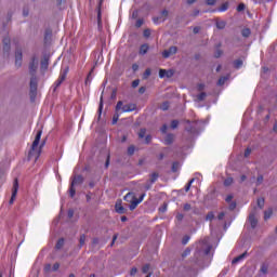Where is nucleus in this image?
<instances>
[{
	"instance_id": "nucleus-13",
	"label": "nucleus",
	"mask_w": 277,
	"mask_h": 277,
	"mask_svg": "<svg viewBox=\"0 0 277 277\" xmlns=\"http://www.w3.org/2000/svg\"><path fill=\"white\" fill-rule=\"evenodd\" d=\"M246 256H248V252H245L238 256H236L233 261L232 264L233 265H237V263H239L240 261H243V259H246Z\"/></svg>"
},
{
	"instance_id": "nucleus-59",
	"label": "nucleus",
	"mask_w": 277,
	"mask_h": 277,
	"mask_svg": "<svg viewBox=\"0 0 277 277\" xmlns=\"http://www.w3.org/2000/svg\"><path fill=\"white\" fill-rule=\"evenodd\" d=\"M225 202H227V203L233 202V195H228V196L225 198Z\"/></svg>"
},
{
	"instance_id": "nucleus-23",
	"label": "nucleus",
	"mask_w": 277,
	"mask_h": 277,
	"mask_svg": "<svg viewBox=\"0 0 277 277\" xmlns=\"http://www.w3.org/2000/svg\"><path fill=\"white\" fill-rule=\"evenodd\" d=\"M205 98H207V93L201 92L196 96V101H198V103H201V101H205Z\"/></svg>"
},
{
	"instance_id": "nucleus-11",
	"label": "nucleus",
	"mask_w": 277,
	"mask_h": 277,
	"mask_svg": "<svg viewBox=\"0 0 277 277\" xmlns=\"http://www.w3.org/2000/svg\"><path fill=\"white\" fill-rule=\"evenodd\" d=\"M66 81V71H64L54 83V90H57Z\"/></svg>"
},
{
	"instance_id": "nucleus-22",
	"label": "nucleus",
	"mask_w": 277,
	"mask_h": 277,
	"mask_svg": "<svg viewBox=\"0 0 277 277\" xmlns=\"http://www.w3.org/2000/svg\"><path fill=\"white\" fill-rule=\"evenodd\" d=\"M103 5V0H100L98 6H97V23L101 25V6Z\"/></svg>"
},
{
	"instance_id": "nucleus-61",
	"label": "nucleus",
	"mask_w": 277,
	"mask_h": 277,
	"mask_svg": "<svg viewBox=\"0 0 277 277\" xmlns=\"http://www.w3.org/2000/svg\"><path fill=\"white\" fill-rule=\"evenodd\" d=\"M192 210V205L185 203L184 205V211H190Z\"/></svg>"
},
{
	"instance_id": "nucleus-43",
	"label": "nucleus",
	"mask_w": 277,
	"mask_h": 277,
	"mask_svg": "<svg viewBox=\"0 0 277 277\" xmlns=\"http://www.w3.org/2000/svg\"><path fill=\"white\" fill-rule=\"evenodd\" d=\"M235 209H237V202L230 201L229 202V211H235Z\"/></svg>"
},
{
	"instance_id": "nucleus-26",
	"label": "nucleus",
	"mask_w": 277,
	"mask_h": 277,
	"mask_svg": "<svg viewBox=\"0 0 277 277\" xmlns=\"http://www.w3.org/2000/svg\"><path fill=\"white\" fill-rule=\"evenodd\" d=\"M55 248H56V250H62V248H64V238L58 239Z\"/></svg>"
},
{
	"instance_id": "nucleus-35",
	"label": "nucleus",
	"mask_w": 277,
	"mask_h": 277,
	"mask_svg": "<svg viewBox=\"0 0 277 277\" xmlns=\"http://www.w3.org/2000/svg\"><path fill=\"white\" fill-rule=\"evenodd\" d=\"M215 217V214L213 212H209L207 215H206V220L208 222H212V220Z\"/></svg>"
},
{
	"instance_id": "nucleus-44",
	"label": "nucleus",
	"mask_w": 277,
	"mask_h": 277,
	"mask_svg": "<svg viewBox=\"0 0 277 277\" xmlns=\"http://www.w3.org/2000/svg\"><path fill=\"white\" fill-rule=\"evenodd\" d=\"M119 118H120V115L118 114V111H116V114L113 117V124H116Z\"/></svg>"
},
{
	"instance_id": "nucleus-15",
	"label": "nucleus",
	"mask_w": 277,
	"mask_h": 277,
	"mask_svg": "<svg viewBox=\"0 0 277 277\" xmlns=\"http://www.w3.org/2000/svg\"><path fill=\"white\" fill-rule=\"evenodd\" d=\"M173 142H174V134H167L164 138V144L167 146H170V144H172Z\"/></svg>"
},
{
	"instance_id": "nucleus-5",
	"label": "nucleus",
	"mask_w": 277,
	"mask_h": 277,
	"mask_svg": "<svg viewBox=\"0 0 277 277\" xmlns=\"http://www.w3.org/2000/svg\"><path fill=\"white\" fill-rule=\"evenodd\" d=\"M120 109H121L122 114H126L128 111H135L136 106H135V104H126V105H123L122 101H119L116 105V111H120Z\"/></svg>"
},
{
	"instance_id": "nucleus-7",
	"label": "nucleus",
	"mask_w": 277,
	"mask_h": 277,
	"mask_svg": "<svg viewBox=\"0 0 277 277\" xmlns=\"http://www.w3.org/2000/svg\"><path fill=\"white\" fill-rule=\"evenodd\" d=\"M15 66H17V68L23 66V50L21 49L15 50Z\"/></svg>"
},
{
	"instance_id": "nucleus-64",
	"label": "nucleus",
	"mask_w": 277,
	"mask_h": 277,
	"mask_svg": "<svg viewBox=\"0 0 277 277\" xmlns=\"http://www.w3.org/2000/svg\"><path fill=\"white\" fill-rule=\"evenodd\" d=\"M135 274H137V268H136V267H133V268L130 271V275L135 276Z\"/></svg>"
},
{
	"instance_id": "nucleus-9",
	"label": "nucleus",
	"mask_w": 277,
	"mask_h": 277,
	"mask_svg": "<svg viewBox=\"0 0 277 277\" xmlns=\"http://www.w3.org/2000/svg\"><path fill=\"white\" fill-rule=\"evenodd\" d=\"M16 194H18V179H15L13 182V189H12V196L10 199V205L14 203V200L16 199Z\"/></svg>"
},
{
	"instance_id": "nucleus-39",
	"label": "nucleus",
	"mask_w": 277,
	"mask_h": 277,
	"mask_svg": "<svg viewBox=\"0 0 277 277\" xmlns=\"http://www.w3.org/2000/svg\"><path fill=\"white\" fill-rule=\"evenodd\" d=\"M151 75L150 68H147L145 72L143 74V79H148V77Z\"/></svg>"
},
{
	"instance_id": "nucleus-34",
	"label": "nucleus",
	"mask_w": 277,
	"mask_h": 277,
	"mask_svg": "<svg viewBox=\"0 0 277 277\" xmlns=\"http://www.w3.org/2000/svg\"><path fill=\"white\" fill-rule=\"evenodd\" d=\"M216 27L217 29H224V27H226V22L224 21L216 22Z\"/></svg>"
},
{
	"instance_id": "nucleus-58",
	"label": "nucleus",
	"mask_w": 277,
	"mask_h": 277,
	"mask_svg": "<svg viewBox=\"0 0 277 277\" xmlns=\"http://www.w3.org/2000/svg\"><path fill=\"white\" fill-rule=\"evenodd\" d=\"M43 269L47 274H49V272H51V264H45Z\"/></svg>"
},
{
	"instance_id": "nucleus-32",
	"label": "nucleus",
	"mask_w": 277,
	"mask_h": 277,
	"mask_svg": "<svg viewBox=\"0 0 277 277\" xmlns=\"http://www.w3.org/2000/svg\"><path fill=\"white\" fill-rule=\"evenodd\" d=\"M224 185L225 187H230V185H233V177L225 179Z\"/></svg>"
},
{
	"instance_id": "nucleus-40",
	"label": "nucleus",
	"mask_w": 277,
	"mask_h": 277,
	"mask_svg": "<svg viewBox=\"0 0 277 277\" xmlns=\"http://www.w3.org/2000/svg\"><path fill=\"white\" fill-rule=\"evenodd\" d=\"M134 154H135V146L132 145V146L128 147V155L132 156Z\"/></svg>"
},
{
	"instance_id": "nucleus-3",
	"label": "nucleus",
	"mask_w": 277,
	"mask_h": 277,
	"mask_svg": "<svg viewBox=\"0 0 277 277\" xmlns=\"http://www.w3.org/2000/svg\"><path fill=\"white\" fill-rule=\"evenodd\" d=\"M83 175H74L71 177V183H70V187H69V196L70 198H75V194H77V189H75V187H77V185H83Z\"/></svg>"
},
{
	"instance_id": "nucleus-4",
	"label": "nucleus",
	"mask_w": 277,
	"mask_h": 277,
	"mask_svg": "<svg viewBox=\"0 0 277 277\" xmlns=\"http://www.w3.org/2000/svg\"><path fill=\"white\" fill-rule=\"evenodd\" d=\"M29 88L30 101L31 103H34V101H36V97L38 96V76L30 77Z\"/></svg>"
},
{
	"instance_id": "nucleus-8",
	"label": "nucleus",
	"mask_w": 277,
	"mask_h": 277,
	"mask_svg": "<svg viewBox=\"0 0 277 277\" xmlns=\"http://www.w3.org/2000/svg\"><path fill=\"white\" fill-rule=\"evenodd\" d=\"M176 51H179V48L172 45L168 50H164L162 52V57H164V60H168V57H170L171 55H176Z\"/></svg>"
},
{
	"instance_id": "nucleus-28",
	"label": "nucleus",
	"mask_w": 277,
	"mask_h": 277,
	"mask_svg": "<svg viewBox=\"0 0 277 277\" xmlns=\"http://www.w3.org/2000/svg\"><path fill=\"white\" fill-rule=\"evenodd\" d=\"M241 34L243 38H250V34H251L250 28L242 29Z\"/></svg>"
},
{
	"instance_id": "nucleus-42",
	"label": "nucleus",
	"mask_w": 277,
	"mask_h": 277,
	"mask_svg": "<svg viewBox=\"0 0 277 277\" xmlns=\"http://www.w3.org/2000/svg\"><path fill=\"white\" fill-rule=\"evenodd\" d=\"M196 181V179H192L188 183H187V185H186V187H185V192H189V189L192 188V183H194Z\"/></svg>"
},
{
	"instance_id": "nucleus-24",
	"label": "nucleus",
	"mask_w": 277,
	"mask_h": 277,
	"mask_svg": "<svg viewBox=\"0 0 277 277\" xmlns=\"http://www.w3.org/2000/svg\"><path fill=\"white\" fill-rule=\"evenodd\" d=\"M258 207L259 209H263L265 207V199L263 197L258 198Z\"/></svg>"
},
{
	"instance_id": "nucleus-36",
	"label": "nucleus",
	"mask_w": 277,
	"mask_h": 277,
	"mask_svg": "<svg viewBox=\"0 0 277 277\" xmlns=\"http://www.w3.org/2000/svg\"><path fill=\"white\" fill-rule=\"evenodd\" d=\"M179 168H181V164H179V162H173L172 172H179Z\"/></svg>"
},
{
	"instance_id": "nucleus-21",
	"label": "nucleus",
	"mask_w": 277,
	"mask_h": 277,
	"mask_svg": "<svg viewBox=\"0 0 277 277\" xmlns=\"http://www.w3.org/2000/svg\"><path fill=\"white\" fill-rule=\"evenodd\" d=\"M273 213H274V211L272 210V208H269L268 210H266V211L264 212V220H265V221L269 220V217H272Z\"/></svg>"
},
{
	"instance_id": "nucleus-56",
	"label": "nucleus",
	"mask_w": 277,
	"mask_h": 277,
	"mask_svg": "<svg viewBox=\"0 0 277 277\" xmlns=\"http://www.w3.org/2000/svg\"><path fill=\"white\" fill-rule=\"evenodd\" d=\"M74 215H75V210L72 209L68 210L67 216L69 217V220L72 219Z\"/></svg>"
},
{
	"instance_id": "nucleus-63",
	"label": "nucleus",
	"mask_w": 277,
	"mask_h": 277,
	"mask_svg": "<svg viewBox=\"0 0 277 277\" xmlns=\"http://www.w3.org/2000/svg\"><path fill=\"white\" fill-rule=\"evenodd\" d=\"M57 269H60V263H55L52 267L53 272H57Z\"/></svg>"
},
{
	"instance_id": "nucleus-53",
	"label": "nucleus",
	"mask_w": 277,
	"mask_h": 277,
	"mask_svg": "<svg viewBox=\"0 0 277 277\" xmlns=\"http://www.w3.org/2000/svg\"><path fill=\"white\" fill-rule=\"evenodd\" d=\"M143 36L144 38H150V29H145Z\"/></svg>"
},
{
	"instance_id": "nucleus-31",
	"label": "nucleus",
	"mask_w": 277,
	"mask_h": 277,
	"mask_svg": "<svg viewBox=\"0 0 277 277\" xmlns=\"http://www.w3.org/2000/svg\"><path fill=\"white\" fill-rule=\"evenodd\" d=\"M189 254H192V249L190 248H186L184 250V252L182 253V259H185L186 256H189Z\"/></svg>"
},
{
	"instance_id": "nucleus-16",
	"label": "nucleus",
	"mask_w": 277,
	"mask_h": 277,
	"mask_svg": "<svg viewBox=\"0 0 277 277\" xmlns=\"http://www.w3.org/2000/svg\"><path fill=\"white\" fill-rule=\"evenodd\" d=\"M157 179H159V173L154 172L149 175V183L153 185V183H157Z\"/></svg>"
},
{
	"instance_id": "nucleus-12",
	"label": "nucleus",
	"mask_w": 277,
	"mask_h": 277,
	"mask_svg": "<svg viewBox=\"0 0 277 277\" xmlns=\"http://www.w3.org/2000/svg\"><path fill=\"white\" fill-rule=\"evenodd\" d=\"M115 209L121 215L127 213V210L124 209V207H122V201H117L116 205H115Z\"/></svg>"
},
{
	"instance_id": "nucleus-30",
	"label": "nucleus",
	"mask_w": 277,
	"mask_h": 277,
	"mask_svg": "<svg viewBox=\"0 0 277 277\" xmlns=\"http://www.w3.org/2000/svg\"><path fill=\"white\" fill-rule=\"evenodd\" d=\"M228 81V77H221L217 81V85H224Z\"/></svg>"
},
{
	"instance_id": "nucleus-49",
	"label": "nucleus",
	"mask_w": 277,
	"mask_h": 277,
	"mask_svg": "<svg viewBox=\"0 0 277 277\" xmlns=\"http://www.w3.org/2000/svg\"><path fill=\"white\" fill-rule=\"evenodd\" d=\"M222 53H224L222 50L217 49L215 52H214V57L219 58V57H222Z\"/></svg>"
},
{
	"instance_id": "nucleus-33",
	"label": "nucleus",
	"mask_w": 277,
	"mask_h": 277,
	"mask_svg": "<svg viewBox=\"0 0 277 277\" xmlns=\"http://www.w3.org/2000/svg\"><path fill=\"white\" fill-rule=\"evenodd\" d=\"M12 41L9 36L4 37L2 40L3 45H11Z\"/></svg>"
},
{
	"instance_id": "nucleus-19",
	"label": "nucleus",
	"mask_w": 277,
	"mask_h": 277,
	"mask_svg": "<svg viewBox=\"0 0 277 277\" xmlns=\"http://www.w3.org/2000/svg\"><path fill=\"white\" fill-rule=\"evenodd\" d=\"M11 49H12V45H3V55H4V57H10Z\"/></svg>"
},
{
	"instance_id": "nucleus-55",
	"label": "nucleus",
	"mask_w": 277,
	"mask_h": 277,
	"mask_svg": "<svg viewBox=\"0 0 277 277\" xmlns=\"http://www.w3.org/2000/svg\"><path fill=\"white\" fill-rule=\"evenodd\" d=\"M207 5H215L217 3V0H206Z\"/></svg>"
},
{
	"instance_id": "nucleus-48",
	"label": "nucleus",
	"mask_w": 277,
	"mask_h": 277,
	"mask_svg": "<svg viewBox=\"0 0 277 277\" xmlns=\"http://www.w3.org/2000/svg\"><path fill=\"white\" fill-rule=\"evenodd\" d=\"M23 16H29V6L23 8Z\"/></svg>"
},
{
	"instance_id": "nucleus-51",
	"label": "nucleus",
	"mask_w": 277,
	"mask_h": 277,
	"mask_svg": "<svg viewBox=\"0 0 277 277\" xmlns=\"http://www.w3.org/2000/svg\"><path fill=\"white\" fill-rule=\"evenodd\" d=\"M199 14H200V10L195 9V10L193 11V13L190 14V16H193L194 18H196V16H198Z\"/></svg>"
},
{
	"instance_id": "nucleus-41",
	"label": "nucleus",
	"mask_w": 277,
	"mask_h": 277,
	"mask_svg": "<svg viewBox=\"0 0 277 277\" xmlns=\"http://www.w3.org/2000/svg\"><path fill=\"white\" fill-rule=\"evenodd\" d=\"M166 75H168V70H166V69H160L159 70V78L160 79H163V77H166Z\"/></svg>"
},
{
	"instance_id": "nucleus-27",
	"label": "nucleus",
	"mask_w": 277,
	"mask_h": 277,
	"mask_svg": "<svg viewBox=\"0 0 277 277\" xmlns=\"http://www.w3.org/2000/svg\"><path fill=\"white\" fill-rule=\"evenodd\" d=\"M160 109H162V111H168L170 109V103L164 102L161 104Z\"/></svg>"
},
{
	"instance_id": "nucleus-14",
	"label": "nucleus",
	"mask_w": 277,
	"mask_h": 277,
	"mask_svg": "<svg viewBox=\"0 0 277 277\" xmlns=\"http://www.w3.org/2000/svg\"><path fill=\"white\" fill-rule=\"evenodd\" d=\"M137 205H140V201L137 200V197L132 199V201H130V211H135V209H137Z\"/></svg>"
},
{
	"instance_id": "nucleus-50",
	"label": "nucleus",
	"mask_w": 277,
	"mask_h": 277,
	"mask_svg": "<svg viewBox=\"0 0 277 277\" xmlns=\"http://www.w3.org/2000/svg\"><path fill=\"white\" fill-rule=\"evenodd\" d=\"M182 243L183 246H187V243H189V236H184L182 239Z\"/></svg>"
},
{
	"instance_id": "nucleus-60",
	"label": "nucleus",
	"mask_w": 277,
	"mask_h": 277,
	"mask_svg": "<svg viewBox=\"0 0 277 277\" xmlns=\"http://www.w3.org/2000/svg\"><path fill=\"white\" fill-rule=\"evenodd\" d=\"M140 85V79H136L132 82V88H137Z\"/></svg>"
},
{
	"instance_id": "nucleus-6",
	"label": "nucleus",
	"mask_w": 277,
	"mask_h": 277,
	"mask_svg": "<svg viewBox=\"0 0 277 277\" xmlns=\"http://www.w3.org/2000/svg\"><path fill=\"white\" fill-rule=\"evenodd\" d=\"M249 222L252 228H256V225L259 224V220L256 219V208H253V210L250 212Z\"/></svg>"
},
{
	"instance_id": "nucleus-1",
	"label": "nucleus",
	"mask_w": 277,
	"mask_h": 277,
	"mask_svg": "<svg viewBox=\"0 0 277 277\" xmlns=\"http://www.w3.org/2000/svg\"><path fill=\"white\" fill-rule=\"evenodd\" d=\"M41 137H42V130H39L36 134L35 141L32 142L30 151L28 153L29 159H31V157H35L36 159L40 157L42 153V148H44V144H47V140H43L40 144Z\"/></svg>"
},
{
	"instance_id": "nucleus-29",
	"label": "nucleus",
	"mask_w": 277,
	"mask_h": 277,
	"mask_svg": "<svg viewBox=\"0 0 277 277\" xmlns=\"http://www.w3.org/2000/svg\"><path fill=\"white\" fill-rule=\"evenodd\" d=\"M228 10V2H224L220 8L219 12H226Z\"/></svg>"
},
{
	"instance_id": "nucleus-10",
	"label": "nucleus",
	"mask_w": 277,
	"mask_h": 277,
	"mask_svg": "<svg viewBox=\"0 0 277 277\" xmlns=\"http://www.w3.org/2000/svg\"><path fill=\"white\" fill-rule=\"evenodd\" d=\"M37 70H38V60L32 58L31 62H30V64H29V74H30V77L36 76Z\"/></svg>"
},
{
	"instance_id": "nucleus-45",
	"label": "nucleus",
	"mask_w": 277,
	"mask_h": 277,
	"mask_svg": "<svg viewBox=\"0 0 277 277\" xmlns=\"http://www.w3.org/2000/svg\"><path fill=\"white\" fill-rule=\"evenodd\" d=\"M149 269H150V265L146 264L143 266L142 272H143V274H148Z\"/></svg>"
},
{
	"instance_id": "nucleus-54",
	"label": "nucleus",
	"mask_w": 277,
	"mask_h": 277,
	"mask_svg": "<svg viewBox=\"0 0 277 277\" xmlns=\"http://www.w3.org/2000/svg\"><path fill=\"white\" fill-rule=\"evenodd\" d=\"M142 25H144V19H137L135 23V27L140 28L142 27Z\"/></svg>"
},
{
	"instance_id": "nucleus-47",
	"label": "nucleus",
	"mask_w": 277,
	"mask_h": 277,
	"mask_svg": "<svg viewBox=\"0 0 277 277\" xmlns=\"http://www.w3.org/2000/svg\"><path fill=\"white\" fill-rule=\"evenodd\" d=\"M243 10H246V4L245 3L238 4L237 12H243Z\"/></svg>"
},
{
	"instance_id": "nucleus-25",
	"label": "nucleus",
	"mask_w": 277,
	"mask_h": 277,
	"mask_svg": "<svg viewBox=\"0 0 277 277\" xmlns=\"http://www.w3.org/2000/svg\"><path fill=\"white\" fill-rule=\"evenodd\" d=\"M241 66H243V61L242 60H236L234 62V68L239 69V68H241Z\"/></svg>"
},
{
	"instance_id": "nucleus-52",
	"label": "nucleus",
	"mask_w": 277,
	"mask_h": 277,
	"mask_svg": "<svg viewBox=\"0 0 277 277\" xmlns=\"http://www.w3.org/2000/svg\"><path fill=\"white\" fill-rule=\"evenodd\" d=\"M98 114H100V118H101V114H103V97H101Z\"/></svg>"
},
{
	"instance_id": "nucleus-18",
	"label": "nucleus",
	"mask_w": 277,
	"mask_h": 277,
	"mask_svg": "<svg viewBox=\"0 0 277 277\" xmlns=\"http://www.w3.org/2000/svg\"><path fill=\"white\" fill-rule=\"evenodd\" d=\"M134 198H136V197H135V194H133V193H128V194L124 196L126 202H133Z\"/></svg>"
},
{
	"instance_id": "nucleus-2",
	"label": "nucleus",
	"mask_w": 277,
	"mask_h": 277,
	"mask_svg": "<svg viewBox=\"0 0 277 277\" xmlns=\"http://www.w3.org/2000/svg\"><path fill=\"white\" fill-rule=\"evenodd\" d=\"M209 252H211V245L207 240H202L197 245L195 258L200 259L201 256H207Z\"/></svg>"
},
{
	"instance_id": "nucleus-62",
	"label": "nucleus",
	"mask_w": 277,
	"mask_h": 277,
	"mask_svg": "<svg viewBox=\"0 0 277 277\" xmlns=\"http://www.w3.org/2000/svg\"><path fill=\"white\" fill-rule=\"evenodd\" d=\"M51 38V30H47L45 31V36H44V39L45 40H49Z\"/></svg>"
},
{
	"instance_id": "nucleus-20",
	"label": "nucleus",
	"mask_w": 277,
	"mask_h": 277,
	"mask_svg": "<svg viewBox=\"0 0 277 277\" xmlns=\"http://www.w3.org/2000/svg\"><path fill=\"white\" fill-rule=\"evenodd\" d=\"M148 53V44H143L140 48V55H146Z\"/></svg>"
},
{
	"instance_id": "nucleus-37",
	"label": "nucleus",
	"mask_w": 277,
	"mask_h": 277,
	"mask_svg": "<svg viewBox=\"0 0 277 277\" xmlns=\"http://www.w3.org/2000/svg\"><path fill=\"white\" fill-rule=\"evenodd\" d=\"M79 243H80V248L83 247V246H85V235H84V234H82V235L80 236Z\"/></svg>"
},
{
	"instance_id": "nucleus-57",
	"label": "nucleus",
	"mask_w": 277,
	"mask_h": 277,
	"mask_svg": "<svg viewBox=\"0 0 277 277\" xmlns=\"http://www.w3.org/2000/svg\"><path fill=\"white\" fill-rule=\"evenodd\" d=\"M197 90H198V92H202V90H205V83H199L197 85Z\"/></svg>"
},
{
	"instance_id": "nucleus-38",
	"label": "nucleus",
	"mask_w": 277,
	"mask_h": 277,
	"mask_svg": "<svg viewBox=\"0 0 277 277\" xmlns=\"http://www.w3.org/2000/svg\"><path fill=\"white\" fill-rule=\"evenodd\" d=\"M146 136V129H141L140 132H138V137L142 140Z\"/></svg>"
},
{
	"instance_id": "nucleus-17",
	"label": "nucleus",
	"mask_w": 277,
	"mask_h": 277,
	"mask_svg": "<svg viewBox=\"0 0 277 277\" xmlns=\"http://www.w3.org/2000/svg\"><path fill=\"white\" fill-rule=\"evenodd\" d=\"M49 68V58L48 57H44L42 61H41V70H48Z\"/></svg>"
},
{
	"instance_id": "nucleus-46",
	"label": "nucleus",
	"mask_w": 277,
	"mask_h": 277,
	"mask_svg": "<svg viewBox=\"0 0 277 277\" xmlns=\"http://www.w3.org/2000/svg\"><path fill=\"white\" fill-rule=\"evenodd\" d=\"M179 128V120H172L171 121V129H177Z\"/></svg>"
}]
</instances>
